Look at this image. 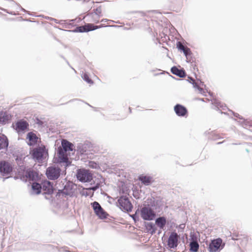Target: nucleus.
<instances>
[{
  "instance_id": "1",
  "label": "nucleus",
  "mask_w": 252,
  "mask_h": 252,
  "mask_svg": "<svg viewBox=\"0 0 252 252\" xmlns=\"http://www.w3.org/2000/svg\"><path fill=\"white\" fill-rule=\"evenodd\" d=\"M15 159L17 164V175L15 179L20 178L23 181H26L27 179L29 181H35L38 178V174L31 168L27 167L24 163V159L26 158L25 154H20L15 156Z\"/></svg>"
},
{
  "instance_id": "2",
  "label": "nucleus",
  "mask_w": 252,
  "mask_h": 252,
  "mask_svg": "<svg viewBox=\"0 0 252 252\" xmlns=\"http://www.w3.org/2000/svg\"><path fill=\"white\" fill-rule=\"evenodd\" d=\"M74 150V145L66 139H63L61 142V146L58 147L56 156L53 158V162L60 164L62 166L69 167L71 164V161L64 156V153L67 152L72 151Z\"/></svg>"
},
{
  "instance_id": "3",
  "label": "nucleus",
  "mask_w": 252,
  "mask_h": 252,
  "mask_svg": "<svg viewBox=\"0 0 252 252\" xmlns=\"http://www.w3.org/2000/svg\"><path fill=\"white\" fill-rule=\"evenodd\" d=\"M55 164L54 165L49 166L46 170V176L50 180L55 181L61 176H65L66 174V169L68 167Z\"/></svg>"
},
{
  "instance_id": "4",
  "label": "nucleus",
  "mask_w": 252,
  "mask_h": 252,
  "mask_svg": "<svg viewBox=\"0 0 252 252\" xmlns=\"http://www.w3.org/2000/svg\"><path fill=\"white\" fill-rule=\"evenodd\" d=\"M75 176L77 180L82 183L90 182L93 178V174L91 171L84 168L77 169Z\"/></svg>"
},
{
  "instance_id": "5",
  "label": "nucleus",
  "mask_w": 252,
  "mask_h": 252,
  "mask_svg": "<svg viewBox=\"0 0 252 252\" xmlns=\"http://www.w3.org/2000/svg\"><path fill=\"white\" fill-rule=\"evenodd\" d=\"M117 206L125 213L130 212L133 209V205L126 195H122L118 199Z\"/></svg>"
},
{
  "instance_id": "6",
  "label": "nucleus",
  "mask_w": 252,
  "mask_h": 252,
  "mask_svg": "<svg viewBox=\"0 0 252 252\" xmlns=\"http://www.w3.org/2000/svg\"><path fill=\"white\" fill-rule=\"evenodd\" d=\"M225 243L220 238L211 240L208 245V250L209 252H220L223 249Z\"/></svg>"
},
{
  "instance_id": "7",
  "label": "nucleus",
  "mask_w": 252,
  "mask_h": 252,
  "mask_svg": "<svg viewBox=\"0 0 252 252\" xmlns=\"http://www.w3.org/2000/svg\"><path fill=\"white\" fill-rule=\"evenodd\" d=\"M64 180L66 181V184L64 186L63 189L58 190L56 196L62 194L65 196L72 197L74 194V187L75 185L71 181H67L66 179Z\"/></svg>"
},
{
  "instance_id": "8",
  "label": "nucleus",
  "mask_w": 252,
  "mask_h": 252,
  "mask_svg": "<svg viewBox=\"0 0 252 252\" xmlns=\"http://www.w3.org/2000/svg\"><path fill=\"white\" fill-rule=\"evenodd\" d=\"M30 153L33 159L40 163L43 161L45 157L48 154V152L45 148L38 147L31 151Z\"/></svg>"
},
{
  "instance_id": "9",
  "label": "nucleus",
  "mask_w": 252,
  "mask_h": 252,
  "mask_svg": "<svg viewBox=\"0 0 252 252\" xmlns=\"http://www.w3.org/2000/svg\"><path fill=\"white\" fill-rule=\"evenodd\" d=\"M156 215L157 212H155L146 205L141 208L140 216L144 220L151 221L154 220Z\"/></svg>"
},
{
  "instance_id": "10",
  "label": "nucleus",
  "mask_w": 252,
  "mask_h": 252,
  "mask_svg": "<svg viewBox=\"0 0 252 252\" xmlns=\"http://www.w3.org/2000/svg\"><path fill=\"white\" fill-rule=\"evenodd\" d=\"M95 215L100 219L103 220L107 218L109 214L103 209L100 204L95 201L91 203Z\"/></svg>"
},
{
  "instance_id": "11",
  "label": "nucleus",
  "mask_w": 252,
  "mask_h": 252,
  "mask_svg": "<svg viewBox=\"0 0 252 252\" xmlns=\"http://www.w3.org/2000/svg\"><path fill=\"white\" fill-rule=\"evenodd\" d=\"M13 128L18 134L24 133L29 130V124L27 121L20 119L16 122Z\"/></svg>"
},
{
  "instance_id": "12",
  "label": "nucleus",
  "mask_w": 252,
  "mask_h": 252,
  "mask_svg": "<svg viewBox=\"0 0 252 252\" xmlns=\"http://www.w3.org/2000/svg\"><path fill=\"white\" fill-rule=\"evenodd\" d=\"M13 169L12 165L6 160L0 161V173L3 176L10 175Z\"/></svg>"
},
{
  "instance_id": "13",
  "label": "nucleus",
  "mask_w": 252,
  "mask_h": 252,
  "mask_svg": "<svg viewBox=\"0 0 252 252\" xmlns=\"http://www.w3.org/2000/svg\"><path fill=\"white\" fill-rule=\"evenodd\" d=\"M92 27H94L93 24L87 23L84 26H77L73 30L68 31L72 32H87L95 30V28H92Z\"/></svg>"
},
{
  "instance_id": "14",
  "label": "nucleus",
  "mask_w": 252,
  "mask_h": 252,
  "mask_svg": "<svg viewBox=\"0 0 252 252\" xmlns=\"http://www.w3.org/2000/svg\"><path fill=\"white\" fill-rule=\"evenodd\" d=\"M146 205L150 208L155 212L157 213L162 205V202L159 198L152 197Z\"/></svg>"
},
{
  "instance_id": "15",
  "label": "nucleus",
  "mask_w": 252,
  "mask_h": 252,
  "mask_svg": "<svg viewBox=\"0 0 252 252\" xmlns=\"http://www.w3.org/2000/svg\"><path fill=\"white\" fill-rule=\"evenodd\" d=\"M178 234L175 231L172 232L167 240V245L170 249H175L178 244Z\"/></svg>"
},
{
  "instance_id": "16",
  "label": "nucleus",
  "mask_w": 252,
  "mask_h": 252,
  "mask_svg": "<svg viewBox=\"0 0 252 252\" xmlns=\"http://www.w3.org/2000/svg\"><path fill=\"white\" fill-rule=\"evenodd\" d=\"M174 110L178 117H187L188 116V111L187 108L181 104H176L174 106Z\"/></svg>"
},
{
  "instance_id": "17",
  "label": "nucleus",
  "mask_w": 252,
  "mask_h": 252,
  "mask_svg": "<svg viewBox=\"0 0 252 252\" xmlns=\"http://www.w3.org/2000/svg\"><path fill=\"white\" fill-rule=\"evenodd\" d=\"M42 190L45 194H52L54 192L53 184L47 180L42 181Z\"/></svg>"
},
{
  "instance_id": "18",
  "label": "nucleus",
  "mask_w": 252,
  "mask_h": 252,
  "mask_svg": "<svg viewBox=\"0 0 252 252\" xmlns=\"http://www.w3.org/2000/svg\"><path fill=\"white\" fill-rule=\"evenodd\" d=\"M155 224L160 230H164L165 225L169 224V221L167 220L166 218L164 216H160L155 218Z\"/></svg>"
},
{
  "instance_id": "19",
  "label": "nucleus",
  "mask_w": 252,
  "mask_h": 252,
  "mask_svg": "<svg viewBox=\"0 0 252 252\" xmlns=\"http://www.w3.org/2000/svg\"><path fill=\"white\" fill-rule=\"evenodd\" d=\"M26 139L27 140V144L32 146L36 144L38 137L35 133L30 131L27 134Z\"/></svg>"
},
{
  "instance_id": "20",
  "label": "nucleus",
  "mask_w": 252,
  "mask_h": 252,
  "mask_svg": "<svg viewBox=\"0 0 252 252\" xmlns=\"http://www.w3.org/2000/svg\"><path fill=\"white\" fill-rule=\"evenodd\" d=\"M180 67L178 68L176 66H172L170 69L171 72L180 78H184L187 75L186 72L183 68Z\"/></svg>"
},
{
  "instance_id": "21",
  "label": "nucleus",
  "mask_w": 252,
  "mask_h": 252,
  "mask_svg": "<svg viewBox=\"0 0 252 252\" xmlns=\"http://www.w3.org/2000/svg\"><path fill=\"white\" fill-rule=\"evenodd\" d=\"M212 104L213 105L212 108L217 111H219L221 114H222L223 112L220 109V108H221L223 110L227 109V107L225 105H223L221 104L220 101L216 98H213V100H212Z\"/></svg>"
},
{
  "instance_id": "22",
  "label": "nucleus",
  "mask_w": 252,
  "mask_h": 252,
  "mask_svg": "<svg viewBox=\"0 0 252 252\" xmlns=\"http://www.w3.org/2000/svg\"><path fill=\"white\" fill-rule=\"evenodd\" d=\"M144 225L147 232L151 235H153L156 232L157 228L155 223L152 222L144 221Z\"/></svg>"
},
{
  "instance_id": "23",
  "label": "nucleus",
  "mask_w": 252,
  "mask_h": 252,
  "mask_svg": "<svg viewBox=\"0 0 252 252\" xmlns=\"http://www.w3.org/2000/svg\"><path fill=\"white\" fill-rule=\"evenodd\" d=\"M138 180L145 186H149L153 182V178L150 176L140 175Z\"/></svg>"
},
{
  "instance_id": "24",
  "label": "nucleus",
  "mask_w": 252,
  "mask_h": 252,
  "mask_svg": "<svg viewBox=\"0 0 252 252\" xmlns=\"http://www.w3.org/2000/svg\"><path fill=\"white\" fill-rule=\"evenodd\" d=\"M9 145L8 138L4 134L0 136V150H7Z\"/></svg>"
},
{
  "instance_id": "25",
  "label": "nucleus",
  "mask_w": 252,
  "mask_h": 252,
  "mask_svg": "<svg viewBox=\"0 0 252 252\" xmlns=\"http://www.w3.org/2000/svg\"><path fill=\"white\" fill-rule=\"evenodd\" d=\"M42 189V182L41 184L33 182L32 185V189L35 194H39Z\"/></svg>"
},
{
  "instance_id": "26",
  "label": "nucleus",
  "mask_w": 252,
  "mask_h": 252,
  "mask_svg": "<svg viewBox=\"0 0 252 252\" xmlns=\"http://www.w3.org/2000/svg\"><path fill=\"white\" fill-rule=\"evenodd\" d=\"M186 58V62L188 63H190L191 67L193 71L196 70L197 71H198V69L197 67V65L196 64L195 61L194 60V58L193 57V55L192 53L191 55H189V57L187 56Z\"/></svg>"
},
{
  "instance_id": "27",
  "label": "nucleus",
  "mask_w": 252,
  "mask_h": 252,
  "mask_svg": "<svg viewBox=\"0 0 252 252\" xmlns=\"http://www.w3.org/2000/svg\"><path fill=\"white\" fill-rule=\"evenodd\" d=\"M189 247L190 252H199V244L198 242H190Z\"/></svg>"
},
{
  "instance_id": "28",
  "label": "nucleus",
  "mask_w": 252,
  "mask_h": 252,
  "mask_svg": "<svg viewBox=\"0 0 252 252\" xmlns=\"http://www.w3.org/2000/svg\"><path fill=\"white\" fill-rule=\"evenodd\" d=\"M10 119L9 115L7 112H1L0 114V124L5 125Z\"/></svg>"
},
{
  "instance_id": "29",
  "label": "nucleus",
  "mask_w": 252,
  "mask_h": 252,
  "mask_svg": "<svg viewBox=\"0 0 252 252\" xmlns=\"http://www.w3.org/2000/svg\"><path fill=\"white\" fill-rule=\"evenodd\" d=\"M87 150V149L86 145L81 143L78 144L76 149L77 154L81 155H85L86 154Z\"/></svg>"
},
{
  "instance_id": "30",
  "label": "nucleus",
  "mask_w": 252,
  "mask_h": 252,
  "mask_svg": "<svg viewBox=\"0 0 252 252\" xmlns=\"http://www.w3.org/2000/svg\"><path fill=\"white\" fill-rule=\"evenodd\" d=\"M199 234L198 233L197 234L196 233L194 232H191L190 233V238L189 240L190 242H198V240H199Z\"/></svg>"
},
{
  "instance_id": "31",
  "label": "nucleus",
  "mask_w": 252,
  "mask_h": 252,
  "mask_svg": "<svg viewBox=\"0 0 252 252\" xmlns=\"http://www.w3.org/2000/svg\"><path fill=\"white\" fill-rule=\"evenodd\" d=\"M76 20L75 19H72V20H66L65 21V23H64V28H68V29H70L71 28H72L73 27H74V24L75 23V22Z\"/></svg>"
},
{
  "instance_id": "32",
  "label": "nucleus",
  "mask_w": 252,
  "mask_h": 252,
  "mask_svg": "<svg viewBox=\"0 0 252 252\" xmlns=\"http://www.w3.org/2000/svg\"><path fill=\"white\" fill-rule=\"evenodd\" d=\"M82 79L87 83L90 84H93L94 81L91 79L88 74L85 73L82 75Z\"/></svg>"
},
{
  "instance_id": "33",
  "label": "nucleus",
  "mask_w": 252,
  "mask_h": 252,
  "mask_svg": "<svg viewBox=\"0 0 252 252\" xmlns=\"http://www.w3.org/2000/svg\"><path fill=\"white\" fill-rule=\"evenodd\" d=\"M229 111L231 112L233 115V116L235 117H236L238 119H239L240 120H243L242 122H241L242 123H243L246 126H247L248 125V122L247 121H246L245 120V119H244L242 116H241V115H240L239 114L237 113H235L233 111H232V110H229Z\"/></svg>"
},
{
  "instance_id": "34",
  "label": "nucleus",
  "mask_w": 252,
  "mask_h": 252,
  "mask_svg": "<svg viewBox=\"0 0 252 252\" xmlns=\"http://www.w3.org/2000/svg\"><path fill=\"white\" fill-rule=\"evenodd\" d=\"M191 84L192 85L193 88L197 90L200 94H203V93H205L203 89L199 86L198 82L197 81V82L194 81Z\"/></svg>"
},
{
  "instance_id": "35",
  "label": "nucleus",
  "mask_w": 252,
  "mask_h": 252,
  "mask_svg": "<svg viewBox=\"0 0 252 252\" xmlns=\"http://www.w3.org/2000/svg\"><path fill=\"white\" fill-rule=\"evenodd\" d=\"M101 186V182H98L96 184H95L94 186H92L90 188L86 189V190H93L94 191L96 190L97 189H98Z\"/></svg>"
},
{
  "instance_id": "36",
  "label": "nucleus",
  "mask_w": 252,
  "mask_h": 252,
  "mask_svg": "<svg viewBox=\"0 0 252 252\" xmlns=\"http://www.w3.org/2000/svg\"><path fill=\"white\" fill-rule=\"evenodd\" d=\"M176 46L178 49L181 52H182L186 47L183 45V44L180 42L177 41L176 43Z\"/></svg>"
},
{
  "instance_id": "37",
  "label": "nucleus",
  "mask_w": 252,
  "mask_h": 252,
  "mask_svg": "<svg viewBox=\"0 0 252 252\" xmlns=\"http://www.w3.org/2000/svg\"><path fill=\"white\" fill-rule=\"evenodd\" d=\"M182 52L184 53L186 57H187V56L189 57V55H191L192 53L190 49L187 47H186V48Z\"/></svg>"
},
{
  "instance_id": "38",
  "label": "nucleus",
  "mask_w": 252,
  "mask_h": 252,
  "mask_svg": "<svg viewBox=\"0 0 252 252\" xmlns=\"http://www.w3.org/2000/svg\"><path fill=\"white\" fill-rule=\"evenodd\" d=\"M94 27H92V28H95V30H96V29H98L99 28H101L106 27H119L118 26H117V25L106 26L104 24H101L99 26L95 25L94 24Z\"/></svg>"
},
{
  "instance_id": "39",
  "label": "nucleus",
  "mask_w": 252,
  "mask_h": 252,
  "mask_svg": "<svg viewBox=\"0 0 252 252\" xmlns=\"http://www.w3.org/2000/svg\"><path fill=\"white\" fill-rule=\"evenodd\" d=\"M94 13L95 15L100 16V15L101 13V6H98L96 9H94Z\"/></svg>"
},
{
  "instance_id": "40",
  "label": "nucleus",
  "mask_w": 252,
  "mask_h": 252,
  "mask_svg": "<svg viewBox=\"0 0 252 252\" xmlns=\"http://www.w3.org/2000/svg\"><path fill=\"white\" fill-rule=\"evenodd\" d=\"M89 166L90 167H92V168H97L98 166V165L94 161H90L89 162Z\"/></svg>"
},
{
  "instance_id": "41",
  "label": "nucleus",
  "mask_w": 252,
  "mask_h": 252,
  "mask_svg": "<svg viewBox=\"0 0 252 252\" xmlns=\"http://www.w3.org/2000/svg\"><path fill=\"white\" fill-rule=\"evenodd\" d=\"M129 216L132 218V220H133L134 222L135 223H136L139 221V217H134V214H131L129 215Z\"/></svg>"
},
{
  "instance_id": "42",
  "label": "nucleus",
  "mask_w": 252,
  "mask_h": 252,
  "mask_svg": "<svg viewBox=\"0 0 252 252\" xmlns=\"http://www.w3.org/2000/svg\"><path fill=\"white\" fill-rule=\"evenodd\" d=\"M186 225L185 223H182L176 226V228H178L180 230H181V231H183L185 228Z\"/></svg>"
},
{
  "instance_id": "43",
  "label": "nucleus",
  "mask_w": 252,
  "mask_h": 252,
  "mask_svg": "<svg viewBox=\"0 0 252 252\" xmlns=\"http://www.w3.org/2000/svg\"><path fill=\"white\" fill-rule=\"evenodd\" d=\"M32 248V249H38V247H39V244L36 243H31Z\"/></svg>"
},
{
  "instance_id": "44",
  "label": "nucleus",
  "mask_w": 252,
  "mask_h": 252,
  "mask_svg": "<svg viewBox=\"0 0 252 252\" xmlns=\"http://www.w3.org/2000/svg\"><path fill=\"white\" fill-rule=\"evenodd\" d=\"M187 81L190 84H192L193 82H194L195 81L193 78L191 76H188V79H187Z\"/></svg>"
},
{
  "instance_id": "45",
  "label": "nucleus",
  "mask_w": 252,
  "mask_h": 252,
  "mask_svg": "<svg viewBox=\"0 0 252 252\" xmlns=\"http://www.w3.org/2000/svg\"><path fill=\"white\" fill-rule=\"evenodd\" d=\"M140 211H141V208L140 209H139L138 208L135 211V213H134V217H139V214H140Z\"/></svg>"
},
{
  "instance_id": "46",
  "label": "nucleus",
  "mask_w": 252,
  "mask_h": 252,
  "mask_svg": "<svg viewBox=\"0 0 252 252\" xmlns=\"http://www.w3.org/2000/svg\"><path fill=\"white\" fill-rule=\"evenodd\" d=\"M82 195H84L85 196H88L90 195V193L89 192H88L87 190L85 191V190H83L82 193H81Z\"/></svg>"
},
{
  "instance_id": "47",
  "label": "nucleus",
  "mask_w": 252,
  "mask_h": 252,
  "mask_svg": "<svg viewBox=\"0 0 252 252\" xmlns=\"http://www.w3.org/2000/svg\"><path fill=\"white\" fill-rule=\"evenodd\" d=\"M36 124L38 126H43V122L39 119H37L36 121Z\"/></svg>"
},
{
  "instance_id": "48",
  "label": "nucleus",
  "mask_w": 252,
  "mask_h": 252,
  "mask_svg": "<svg viewBox=\"0 0 252 252\" xmlns=\"http://www.w3.org/2000/svg\"><path fill=\"white\" fill-rule=\"evenodd\" d=\"M133 196H134V198H135L136 199H138L139 198V194H138V192H136V191H133Z\"/></svg>"
},
{
  "instance_id": "49",
  "label": "nucleus",
  "mask_w": 252,
  "mask_h": 252,
  "mask_svg": "<svg viewBox=\"0 0 252 252\" xmlns=\"http://www.w3.org/2000/svg\"><path fill=\"white\" fill-rule=\"evenodd\" d=\"M0 9L1 10H3L5 12H6V13L9 14H11V15H14V14L13 13V12H8L7 11V9H4V8H1V7H0Z\"/></svg>"
},
{
  "instance_id": "50",
  "label": "nucleus",
  "mask_w": 252,
  "mask_h": 252,
  "mask_svg": "<svg viewBox=\"0 0 252 252\" xmlns=\"http://www.w3.org/2000/svg\"><path fill=\"white\" fill-rule=\"evenodd\" d=\"M197 81L198 82V84H199V87L200 86H204L205 87L206 86L204 84V83L203 81H202L201 80H200V79H197Z\"/></svg>"
},
{
  "instance_id": "51",
  "label": "nucleus",
  "mask_w": 252,
  "mask_h": 252,
  "mask_svg": "<svg viewBox=\"0 0 252 252\" xmlns=\"http://www.w3.org/2000/svg\"><path fill=\"white\" fill-rule=\"evenodd\" d=\"M82 101V100L81 99H78V98H74V99H72L70 100L69 101H68L66 103H69V102H74V101Z\"/></svg>"
},
{
  "instance_id": "52",
  "label": "nucleus",
  "mask_w": 252,
  "mask_h": 252,
  "mask_svg": "<svg viewBox=\"0 0 252 252\" xmlns=\"http://www.w3.org/2000/svg\"><path fill=\"white\" fill-rule=\"evenodd\" d=\"M19 8H20V9L21 11H23V12H24L28 13L29 14L31 15V14H30V13H29V11H27L26 9H25L24 8H23L22 7H21V6H19Z\"/></svg>"
},
{
  "instance_id": "53",
  "label": "nucleus",
  "mask_w": 252,
  "mask_h": 252,
  "mask_svg": "<svg viewBox=\"0 0 252 252\" xmlns=\"http://www.w3.org/2000/svg\"><path fill=\"white\" fill-rule=\"evenodd\" d=\"M169 224H170V227L172 228L173 226H175V223L174 222H171V220L169 221Z\"/></svg>"
},
{
  "instance_id": "54",
  "label": "nucleus",
  "mask_w": 252,
  "mask_h": 252,
  "mask_svg": "<svg viewBox=\"0 0 252 252\" xmlns=\"http://www.w3.org/2000/svg\"><path fill=\"white\" fill-rule=\"evenodd\" d=\"M138 12L141 14L142 16H145V15L144 12L143 11H133L131 13H138Z\"/></svg>"
},
{
  "instance_id": "55",
  "label": "nucleus",
  "mask_w": 252,
  "mask_h": 252,
  "mask_svg": "<svg viewBox=\"0 0 252 252\" xmlns=\"http://www.w3.org/2000/svg\"><path fill=\"white\" fill-rule=\"evenodd\" d=\"M173 1L177 3H183V0H173Z\"/></svg>"
},
{
  "instance_id": "56",
  "label": "nucleus",
  "mask_w": 252,
  "mask_h": 252,
  "mask_svg": "<svg viewBox=\"0 0 252 252\" xmlns=\"http://www.w3.org/2000/svg\"><path fill=\"white\" fill-rule=\"evenodd\" d=\"M65 62L67 64V65H68L70 67H71L72 69H73L74 70H74V68H73V67L70 65V64H69V62H68V61L67 60H65Z\"/></svg>"
},
{
  "instance_id": "57",
  "label": "nucleus",
  "mask_w": 252,
  "mask_h": 252,
  "mask_svg": "<svg viewBox=\"0 0 252 252\" xmlns=\"http://www.w3.org/2000/svg\"><path fill=\"white\" fill-rule=\"evenodd\" d=\"M51 21H53L55 23H58V20H57V19H56L55 18H52V19H51Z\"/></svg>"
},
{
  "instance_id": "58",
  "label": "nucleus",
  "mask_w": 252,
  "mask_h": 252,
  "mask_svg": "<svg viewBox=\"0 0 252 252\" xmlns=\"http://www.w3.org/2000/svg\"><path fill=\"white\" fill-rule=\"evenodd\" d=\"M109 21L108 19H103L101 20V22H106L107 21Z\"/></svg>"
},
{
  "instance_id": "59",
  "label": "nucleus",
  "mask_w": 252,
  "mask_h": 252,
  "mask_svg": "<svg viewBox=\"0 0 252 252\" xmlns=\"http://www.w3.org/2000/svg\"><path fill=\"white\" fill-rule=\"evenodd\" d=\"M45 18L46 19H48V20H51V19H52V17H48V16H45Z\"/></svg>"
},
{
  "instance_id": "60",
  "label": "nucleus",
  "mask_w": 252,
  "mask_h": 252,
  "mask_svg": "<svg viewBox=\"0 0 252 252\" xmlns=\"http://www.w3.org/2000/svg\"><path fill=\"white\" fill-rule=\"evenodd\" d=\"M166 73H167L170 77H171L172 78L176 79V78L172 75H171L168 72H166Z\"/></svg>"
},
{
  "instance_id": "61",
  "label": "nucleus",
  "mask_w": 252,
  "mask_h": 252,
  "mask_svg": "<svg viewBox=\"0 0 252 252\" xmlns=\"http://www.w3.org/2000/svg\"><path fill=\"white\" fill-rule=\"evenodd\" d=\"M60 57H61L62 58H63L64 61H65V60H66V58H65L63 55H60Z\"/></svg>"
},
{
  "instance_id": "62",
  "label": "nucleus",
  "mask_w": 252,
  "mask_h": 252,
  "mask_svg": "<svg viewBox=\"0 0 252 252\" xmlns=\"http://www.w3.org/2000/svg\"><path fill=\"white\" fill-rule=\"evenodd\" d=\"M198 99L200 101H204V98H198Z\"/></svg>"
},
{
  "instance_id": "63",
  "label": "nucleus",
  "mask_w": 252,
  "mask_h": 252,
  "mask_svg": "<svg viewBox=\"0 0 252 252\" xmlns=\"http://www.w3.org/2000/svg\"><path fill=\"white\" fill-rule=\"evenodd\" d=\"M164 73H165V72H160V73L156 74L155 75H158L159 74H164Z\"/></svg>"
},
{
  "instance_id": "64",
  "label": "nucleus",
  "mask_w": 252,
  "mask_h": 252,
  "mask_svg": "<svg viewBox=\"0 0 252 252\" xmlns=\"http://www.w3.org/2000/svg\"><path fill=\"white\" fill-rule=\"evenodd\" d=\"M209 94L210 96H213V93H211V92H209Z\"/></svg>"
}]
</instances>
